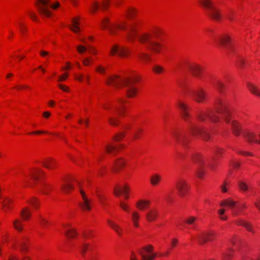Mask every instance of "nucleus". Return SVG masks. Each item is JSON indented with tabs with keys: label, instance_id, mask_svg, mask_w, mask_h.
I'll return each instance as SVG.
<instances>
[{
	"label": "nucleus",
	"instance_id": "nucleus-47",
	"mask_svg": "<svg viewBox=\"0 0 260 260\" xmlns=\"http://www.w3.org/2000/svg\"><path fill=\"white\" fill-rule=\"evenodd\" d=\"M39 222L41 225L44 228L46 227L49 224V221L42 216L40 217Z\"/></svg>",
	"mask_w": 260,
	"mask_h": 260
},
{
	"label": "nucleus",
	"instance_id": "nucleus-26",
	"mask_svg": "<svg viewBox=\"0 0 260 260\" xmlns=\"http://www.w3.org/2000/svg\"><path fill=\"white\" fill-rule=\"evenodd\" d=\"M236 205V202L234 201L231 199H226L224 201H222L220 202V205L221 207H224L225 206H228L230 208H233Z\"/></svg>",
	"mask_w": 260,
	"mask_h": 260
},
{
	"label": "nucleus",
	"instance_id": "nucleus-24",
	"mask_svg": "<svg viewBox=\"0 0 260 260\" xmlns=\"http://www.w3.org/2000/svg\"><path fill=\"white\" fill-rule=\"evenodd\" d=\"M129 190V188L124 186L123 188H115L114 190V193L116 196H119L121 193L127 194Z\"/></svg>",
	"mask_w": 260,
	"mask_h": 260
},
{
	"label": "nucleus",
	"instance_id": "nucleus-17",
	"mask_svg": "<svg viewBox=\"0 0 260 260\" xmlns=\"http://www.w3.org/2000/svg\"><path fill=\"white\" fill-rule=\"evenodd\" d=\"M178 105L181 110V115L182 118L185 120L187 121L188 118L189 117V114L187 112L188 110V107L185 104L179 102L178 104Z\"/></svg>",
	"mask_w": 260,
	"mask_h": 260
},
{
	"label": "nucleus",
	"instance_id": "nucleus-37",
	"mask_svg": "<svg viewBox=\"0 0 260 260\" xmlns=\"http://www.w3.org/2000/svg\"><path fill=\"white\" fill-rule=\"evenodd\" d=\"M138 57L143 61L147 62L151 60L150 55L144 52H140L138 54Z\"/></svg>",
	"mask_w": 260,
	"mask_h": 260
},
{
	"label": "nucleus",
	"instance_id": "nucleus-29",
	"mask_svg": "<svg viewBox=\"0 0 260 260\" xmlns=\"http://www.w3.org/2000/svg\"><path fill=\"white\" fill-rule=\"evenodd\" d=\"M239 224L244 226L249 232L252 233H255L253 226L250 223L245 221H242Z\"/></svg>",
	"mask_w": 260,
	"mask_h": 260
},
{
	"label": "nucleus",
	"instance_id": "nucleus-64",
	"mask_svg": "<svg viewBox=\"0 0 260 260\" xmlns=\"http://www.w3.org/2000/svg\"><path fill=\"white\" fill-rule=\"evenodd\" d=\"M76 79L81 82L82 81V79L83 78V76L82 74H80L79 75H75V76Z\"/></svg>",
	"mask_w": 260,
	"mask_h": 260
},
{
	"label": "nucleus",
	"instance_id": "nucleus-14",
	"mask_svg": "<svg viewBox=\"0 0 260 260\" xmlns=\"http://www.w3.org/2000/svg\"><path fill=\"white\" fill-rule=\"evenodd\" d=\"M214 238V233L209 231L204 232L198 236V241L200 244H204L207 241H212Z\"/></svg>",
	"mask_w": 260,
	"mask_h": 260
},
{
	"label": "nucleus",
	"instance_id": "nucleus-16",
	"mask_svg": "<svg viewBox=\"0 0 260 260\" xmlns=\"http://www.w3.org/2000/svg\"><path fill=\"white\" fill-rule=\"evenodd\" d=\"M244 136L246 140L249 142H254L260 143V133L258 134L259 139L257 138V135L251 132H247L244 134Z\"/></svg>",
	"mask_w": 260,
	"mask_h": 260
},
{
	"label": "nucleus",
	"instance_id": "nucleus-62",
	"mask_svg": "<svg viewBox=\"0 0 260 260\" xmlns=\"http://www.w3.org/2000/svg\"><path fill=\"white\" fill-rule=\"evenodd\" d=\"M91 231H88L87 232H83V236L85 238H88L91 235Z\"/></svg>",
	"mask_w": 260,
	"mask_h": 260
},
{
	"label": "nucleus",
	"instance_id": "nucleus-11",
	"mask_svg": "<svg viewBox=\"0 0 260 260\" xmlns=\"http://www.w3.org/2000/svg\"><path fill=\"white\" fill-rule=\"evenodd\" d=\"M175 186L179 196L181 198L184 197L186 195L189 188L187 182L183 179H179L176 181Z\"/></svg>",
	"mask_w": 260,
	"mask_h": 260
},
{
	"label": "nucleus",
	"instance_id": "nucleus-25",
	"mask_svg": "<svg viewBox=\"0 0 260 260\" xmlns=\"http://www.w3.org/2000/svg\"><path fill=\"white\" fill-rule=\"evenodd\" d=\"M248 88L252 93L260 97V89L256 86L252 84H248Z\"/></svg>",
	"mask_w": 260,
	"mask_h": 260
},
{
	"label": "nucleus",
	"instance_id": "nucleus-23",
	"mask_svg": "<svg viewBox=\"0 0 260 260\" xmlns=\"http://www.w3.org/2000/svg\"><path fill=\"white\" fill-rule=\"evenodd\" d=\"M72 25L70 26L71 29L75 32H77L80 30L78 25L79 24V22L78 21V18H74L72 20Z\"/></svg>",
	"mask_w": 260,
	"mask_h": 260
},
{
	"label": "nucleus",
	"instance_id": "nucleus-28",
	"mask_svg": "<svg viewBox=\"0 0 260 260\" xmlns=\"http://www.w3.org/2000/svg\"><path fill=\"white\" fill-rule=\"evenodd\" d=\"M125 164L124 161L122 158H119L114 162L113 168V171H117L119 169L124 166Z\"/></svg>",
	"mask_w": 260,
	"mask_h": 260
},
{
	"label": "nucleus",
	"instance_id": "nucleus-50",
	"mask_svg": "<svg viewBox=\"0 0 260 260\" xmlns=\"http://www.w3.org/2000/svg\"><path fill=\"white\" fill-rule=\"evenodd\" d=\"M101 7L103 9H107L109 6V0H101Z\"/></svg>",
	"mask_w": 260,
	"mask_h": 260
},
{
	"label": "nucleus",
	"instance_id": "nucleus-57",
	"mask_svg": "<svg viewBox=\"0 0 260 260\" xmlns=\"http://www.w3.org/2000/svg\"><path fill=\"white\" fill-rule=\"evenodd\" d=\"M97 196L99 198V200H100V202L101 203V204L102 205H104L106 198L104 197H103V196L99 194H98Z\"/></svg>",
	"mask_w": 260,
	"mask_h": 260
},
{
	"label": "nucleus",
	"instance_id": "nucleus-5",
	"mask_svg": "<svg viewBox=\"0 0 260 260\" xmlns=\"http://www.w3.org/2000/svg\"><path fill=\"white\" fill-rule=\"evenodd\" d=\"M118 105H114L111 103H106L103 105L105 109L111 111L113 115L108 119L109 123L113 126H116L119 123V120L114 114L122 116L125 112V107L123 105L125 101L123 99H119L118 101Z\"/></svg>",
	"mask_w": 260,
	"mask_h": 260
},
{
	"label": "nucleus",
	"instance_id": "nucleus-1",
	"mask_svg": "<svg viewBox=\"0 0 260 260\" xmlns=\"http://www.w3.org/2000/svg\"><path fill=\"white\" fill-rule=\"evenodd\" d=\"M101 26L103 29H107L109 32L115 35L117 29L126 30L127 38L129 41H134L137 37L139 41L145 45L146 48L152 52L158 54L161 52L162 45L154 40L160 34V30L158 28H154L148 32H143L138 35V29L136 22L131 23L129 24L122 21L118 24L111 23L108 17H105L101 21Z\"/></svg>",
	"mask_w": 260,
	"mask_h": 260
},
{
	"label": "nucleus",
	"instance_id": "nucleus-15",
	"mask_svg": "<svg viewBox=\"0 0 260 260\" xmlns=\"http://www.w3.org/2000/svg\"><path fill=\"white\" fill-rule=\"evenodd\" d=\"M80 192L82 198V202L79 204L80 207L83 210L89 211L91 209L90 201L87 198L85 192H84L82 189H80Z\"/></svg>",
	"mask_w": 260,
	"mask_h": 260
},
{
	"label": "nucleus",
	"instance_id": "nucleus-58",
	"mask_svg": "<svg viewBox=\"0 0 260 260\" xmlns=\"http://www.w3.org/2000/svg\"><path fill=\"white\" fill-rule=\"evenodd\" d=\"M232 254L230 252H228L224 254V260H230V257H231Z\"/></svg>",
	"mask_w": 260,
	"mask_h": 260
},
{
	"label": "nucleus",
	"instance_id": "nucleus-2",
	"mask_svg": "<svg viewBox=\"0 0 260 260\" xmlns=\"http://www.w3.org/2000/svg\"><path fill=\"white\" fill-rule=\"evenodd\" d=\"M218 114L222 115L225 121L231 123L233 133L235 135L238 136L242 131L241 124L236 120L231 121L230 118L231 113L228 106V103L226 101L218 99L216 104V108L214 110H209L206 112L202 113L199 116L201 121H205L209 119L212 122H216L218 120Z\"/></svg>",
	"mask_w": 260,
	"mask_h": 260
},
{
	"label": "nucleus",
	"instance_id": "nucleus-55",
	"mask_svg": "<svg viewBox=\"0 0 260 260\" xmlns=\"http://www.w3.org/2000/svg\"><path fill=\"white\" fill-rule=\"evenodd\" d=\"M90 63V58L87 57L83 60V63L86 66H89Z\"/></svg>",
	"mask_w": 260,
	"mask_h": 260
},
{
	"label": "nucleus",
	"instance_id": "nucleus-34",
	"mask_svg": "<svg viewBox=\"0 0 260 260\" xmlns=\"http://www.w3.org/2000/svg\"><path fill=\"white\" fill-rule=\"evenodd\" d=\"M51 189V186L46 183H42L40 186V191L44 194H48Z\"/></svg>",
	"mask_w": 260,
	"mask_h": 260
},
{
	"label": "nucleus",
	"instance_id": "nucleus-27",
	"mask_svg": "<svg viewBox=\"0 0 260 260\" xmlns=\"http://www.w3.org/2000/svg\"><path fill=\"white\" fill-rule=\"evenodd\" d=\"M22 218L24 220H28L31 216V213L29 209L26 207L23 208L20 212Z\"/></svg>",
	"mask_w": 260,
	"mask_h": 260
},
{
	"label": "nucleus",
	"instance_id": "nucleus-54",
	"mask_svg": "<svg viewBox=\"0 0 260 260\" xmlns=\"http://www.w3.org/2000/svg\"><path fill=\"white\" fill-rule=\"evenodd\" d=\"M96 71L100 73L104 74L105 72V69L101 66H99L96 68Z\"/></svg>",
	"mask_w": 260,
	"mask_h": 260
},
{
	"label": "nucleus",
	"instance_id": "nucleus-36",
	"mask_svg": "<svg viewBox=\"0 0 260 260\" xmlns=\"http://www.w3.org/2000/svg\"><path fill=\"white\" fill-rule=\"evenodd\" d=\"M149 201L141 200L137 202V206L140 210H143L149 204Z\"/></svg>",
	"mask_w": 260,
	"mask_h": 260
},
{
	"label": "nucleus",
	"instance_id": "nucleus-42",
	"mask_svg": "<svg viewBox=\"0 0 260 260\" xmlns=\"http://www.w3.org/2000/svg\"><path fill=\"white\" fill-rule=\"evenodd\" d=\"M28 203L35 208H38L39 207V201L38 199L35 197L31 198L29 201H28Z\"/></svg>",
	"mask_w": 260,
	"mask_h": 260
},
{
	"label": "nucleus",
	"instance_id": "nucleus-41",
	"mask_svg": "<svg viewBox=\"0 0 260 260\" xmlns=\"http://www.w3.org/2000/svg\"><path fill=\"white\" fill-rule=\"evenodd\" d=\"M19 246L20 248V250L22 251H26L27 250V244H26V239L23 238L19 242Z\"/></svg>",
	"mask_w": 260,
	"mask_h": 260
},
{
	"label": "nucleus",
	"instance_id": "nucleus-59",
	"mask_svg": "<svg viewBox=\"0 0 260 260\" xmlns=\"http://www.w3.org/2000/svg\"><path fill=\"white\" fill-rule=\"evenodd\" d=\"M120 207L123 209L124 210H125V211H127L128 210V207L127 205H126L125 204L123 203H122L121 202L120 203Z\"/></svg>",
	"mask_w": 260,
	"mask_h": 260
},
{
	"label": "nucleus",
	"instance_id": "nucleus-56",
	"mask_svg": "<svg viewBox=\"0 0 260 260\" xmlns=\"http://www.w3.org/2000/svg\"><path fill=\"white\" fill-rule=\"evenodd\" d=\"M124 136V134L123 133L119 134V135H117L114 136V139L116 141H118L120 140L121 138L123 137Z\"/></svg>",
	"mask_w": 260,
	"mask_h": 260
},
{
	"label": "nucleus",
	"instance_id": "nucleus-40",
	"mask_svg": "<svg viewBox=\"0 0 260 260\" xmlns=\"http://www.w3.org/2000/svg\"><path fill=\"white\" fill-rule=\"evenodd\" d=\"M66 181V183L62 185L61 189L64 192L68 193L69 190L73 189L74 188V186L72 184L69 183L67 180Z\"/></svg>",
	"mask_w": 260,
	"mask_h": 260
},
{
	"label": "nucleus",
	"instance_id": "nucleus-45",
	"mask_svg": "<svg viewBox=\"0 0 260 260\" xmlns=\"http://www.w3.org/2000/svg\"><path fill=\"white\" fill-rule=\"evenodd\" d=\"M153 71L157 73V74H160L162 73L164 71V68L159 65H155L153 67Z\"/></svg>",
	"mask_w": 260,
	"mask_h": 260
},
{
	"label": "nucleus",
	"instance_id": "nucleus-30",
	"mask_svg": "<svg viewBox=\"0 0 260 260\" xmlns=\"http://www.w3.org/2000/svg\"><path fill=\"white\" fill-rule=\"evenodd\" d=\"M90 244L86 243H83L79 247L80 251L83 256H85L87 251L90 249Z\"/></svg>",
	"mask_w": 260,
	"mask_h": 260
},
{
	"label": "nucleus",
	"instance_id": "nucleus-4",
	"mask_svg": "<svg viewBox=\"0 0 260 260\" xmlns=\"http://www.w3.org/2000/svg\"><path fill=\"white\" fill-rule=\"evenodd\" d=\"M133 79L129 78H122L117 75L109 76L107 78L106 83L109 85H112L115 88H118L122 85L125 86L127 97L134 96L137 91V88L134 86Z\"/></svg>",
	"mask_w": 260,
	"mask_h": 260
},
{
	"label": "nucleus",
	"instance_id": "nucleus-22",
	"mask_svg": "<svg viewBox=\"0 0 260 260\" xmlns=\"http://www.w3.org/2000/svg\"><path fill=\"white\" fill-rule=\"evenodd\" d=\"M3 207L5 211L11 209L12 207V201L8 198H5L2 202Z\"/></svg>",
	"mask_w": 260,
	"mask_h": 260
},
{
	"label": "nucleus",
	"instance_id": "nucleus-49",
	"mask_svg": "<svg viewBox=\"0 0 260 260\" xmlns=\"http://www.w3.org/2000/svg\"><path fill=\"white\" fill-rule=\"evenodd\" d=\"M126 13L129 17L133 18L135 15L136 11L134 9L129 8L126 10Z\"/></svg>",
	"mask_w": 260,
	"mask_h": 260
},
{
	"label": "nucleus",
	"instance_id": "nucleus-8",
	"mask_svg": "<svg viewBox=\"0 0 260 260\" xmlns=\"http://www.w3.org/2000/svg\"><path fill=\"white\" fill-rule=\"evenodd\" d=\"M141 260H154L156 254L153 252V247L151 245H148L138 249Z\"/></svg>",
	"mask_w": 260,
	"mask_h": 260
},
{
	"label": "nucleus",
	"instance_id": "nucleus-32",
	"mask_svg": "<svg viewBox=\"0 0 260 260\" xmlns=\"http://www.w3.org/2000/svg\"><path fill=\"white\" fill-rule=\"evenodd\" d=\"M14 228L18 232H21L23 230V224L22 221L18 219H15L13 222Z\"/></svg>",
	"mask_w": 260,
	"mask_h": 260
},
{
	"label": "nucleus",
	"instance_id": "nucleus-53",
	"mask_svg": "<svg viewBox=\"0 0 260 260\" xmlns=\"http://www.w3.org/2000/svg\"><path fill=\"white\" fill-rule=\"evenodd\" d=\"M85 260H98V256L96 254H91Z\"/></svg>",
	"mask_w": 260,
	"mask_h": 260
},
{
	"label": "nucleus",
	"instance_id": "nucleus-39",
	"mask_svg": "<svg viewBox=\"0 0 260 260\" xmlns=\"http://www.w3.org/2000/svg\"><path fill=\"white\" fill-rule=\"evenodd\" d=\"M238 185L240 189L242 191H246L250 188L248 185L244 181H239Z\"/></svg>",
	"mask_w": 260,
	"mask_h": 260
},
{
	"label": "nucleus",
	"instance_id": "nucleus-12",
	"mask_svg": "<svg viewBox=\"0 0 260 260\" xmlns=\"http://www.w3.org/2000/svg\"><path fill=\"white\" fill-rule=\"evenodd\" d=\"M217 42L227 50H230L231 49V39L230 36L226 34H222L219 36Z\"/></svg>",
	"mask_w": 260,
	"mask_h": 260
},
{
	"label": "nucleus",
	"instance_id": "nucleus-61",
	"mask_svg": "<svg viewBox=\"0 0 260 260\" xmlns=\"http://www.w3.org/2000/svg\"><path fill=\"white\" fill-rule=\"evenodd\" d=\"M58 86L59 87L62 89V90L64 91H69V88L65 86V85H61V84H59L58 85Z\"/></svg>",
	"mask_w": 260,
	"mask_h": 260
},
{
	"label": "nucleus",
	"instance_id": "nucleus-13",
	"mask_svg": "<svg viewBox=\"0 0 260 260\" xmlns=\"http://www.w3.org/2000/svg\"><path fill=\"white\" fill-rule=\"evenodd\" d=\"M129 52V50L124 47H120L118 45H114L111 48V54L113 55L117 54L119 56H126Z\"/></svg>",
	"mask_w": 260,
	"mask_h": 260
},
{
	"label": "nucleus",
	"instance_id": "nucleus-3",
	"mask_svg": "<svg viewBox=\"0 0 260 260\" xmlns=\"http://www.w3.org/2000/svg\"><path fill=\"white\" fill-rule=\"evenodd\" d=\"M198 135H200L205 140L209 139V134L206 131L193 123L190 124L187 132L175 130L172 132L174 138L184 146L187 145L191 136L194 137Z\"/></svg>",
	"mask_w": 260,
	"mask_h": 260
},
{
	"label": "nucleus",
	"instance_id": "nucleus-35",
	"mask_svg": "<svg viewBox=\"0 0 260 260\" xmlns=\"http://www.w3.org/2000/svg\"><path fill=\"white\" fill-rule=\"evenodd\" d=\"M161 180V177L158 174H154L150 179V182L152 185H156Z\"/></svg>",
	"mask_w": 260,
	"mask_h": 260
},
{
	"label": "nucleus",
	"instance_id": "nucleus-51",
	"mask_svg": "<svg viewBox=\"0 0 260 260\" xmlns=\"http://www.w3.org/2000/svg\"><path fill=\"white\" fill-rule=\"evenodd\" d=\"M225 209H221L218 211V214L220 215V218L223 220H227L228 218L226 216H223V215L225 213Z\"/></svg>",
	"mask_w": 260,
	"mask_h": 260
},
{
	"label": "nucleus",
	"instance_id": "nucleus-7",
	"mask_svg": "<svg viewBox=\"0 0 260 260\" xmlns=\"http://www.w3.org/2000/svg\"><path fill=\"white\" fill-rule=\"evenodd\" d=\"M201 4L208 10L210 17L216 21H219L221 18L220 11L216 8L211 0H200Z\"/></svg>",
	"mask_w": 260,
	"mask_h": 260
},
{
	"label": "nucleus",
	"instance_id": "nucleus-31",
	"mask_svg": "<svg viewBox=\"0 0 260 260\" xmlns=\"http://www.w3.org/2000/svg\"><path fill=\"white\" fill-rule=\"evenodd\" d=\"M44 172L41 170H36L30 173V177L34 181H37Z\"/></svg>",
	"mask_w": 260,
	"mask_h": 260
},
{
	"label": "nucleus",
	"instance_id": "nucleus-38",
	"mask_svg": "<svg viewBox=\"0 0 260 260\" xmlns=\"http://www.w3.org/2000/svg\"><path fill=\"white\" fill-rule=\"evenodd\" d=\"M106 150L108 153L111 154L114 153L118 150V148L111 144H108L105 147Z\"/></svg>",
	"mask_w": 260,
	"mask_h": 260
},
{
	"label": "nucleus",
	"instance_id": "nucleus-33",
	"mask_svg": "<svg viewBox=\"0 0 260 260\" xmlns=\"http://www.w3.org/2000/svg\"><path fill=\"white\" fill-rule=\"evenodd\" d=\"M64 234L69 238H74L78 233L74 229H68L66 230Z\"/></svg>",
	"mask_w": 260,
	"mask_h": 260
},
{
	"label": "nucleus",
	"instance_id": "nucleus-60",
	"mask_svg": "<svg viewBox=\"0 0 260 260\" xmlns=\"http://www.w3.org/2000/svg\"><path fill=\"white\" fill-rule=\"evenodd\" d=\"M68 74H66L64 75H61L59 77V79H58V81H64L65 80L67 77H68Z\"/></svg>",
	"mask_w": 260,
	"mask_h": 260
},
{
	"label": "nucleus",
	"instance_id": "nucleus-52",
	"mask_svg": "<svg viewBox=\"0 0 260 260\" xmlns=\"http://www.w3.org/2000/svg\"><path fill=\"white\" fill-rule=\"evenodd\" d=\"M140 216L138 213L136 212L132 213V220L133 221H137Z\"/></svg>",
	"mask_w": 260,
	"mask_h": 260
},
{
	"label": "nucleus",
	"instance_id": "nucleus-63",
	"mask_svg": "<svg viewBox=\"0 0 260 260\" xmlns=\"http://www.w3.org/2000/svg\"><path fill=\"white\" fill-rule=\"evenodd\" d=\"M49 53L48 52L46 51H41L40 52V55L43 57H46L49 55Z\"/></svg>",
	"mask_w": 260,
	"mask_h": 260
},
{
	"label": "nucleus",
	"instance_id": "nucleus-20",
	"mask_svg": "<svg viewBox=\"0 0 260 260\" xmlns=\"http://www.w3.org/2000/svg\"><path fill=\"white\" fill-rule=\"evenodd\" d=\"M189 70L195 76H199L201 72V68L197 64H189L188 66Z\"/></svg>",
	"mask_w": 260,
	"mask_h": 260
},
{
	"label": "nucleus",
	"instance_id": "nucleus-46",
	"mask_svg": "<svg viewBox=\"0 0 260 260\" xmlns=\"http://www.w3.org/2000/svg\"><path fill=\"white\" fill-rule=\"evenodd\" d=\"M197 218L194 216H189L186 218L184 220L185 222L188 224H192L196 220Z\"/></svg>",
	"mask_w": 260,
	"mask_h": 260
},
{
	"label": "nucleus",
	"instance_id": "nucleus-44",
	"mask_svg": "<svg viewBox=\"0 0 260 260\" xmlns=\"http://www.w3.org/2000/svg\"><path fill=\"white\" fill-rule=\"evenodd\" d=\"M100 6V2L97 1H94L91 4V12L94 13L98 11Z\"/></svg>",
	"mask_w": 260,
	"mask_h": 260
},
{
	"label": "nucleus",
	"instance_id": "nucleus-43",
	"mask_svg": "<svg viewBox=\"0 0 260 260\" xmlns=\"http://www.w3.org/2000/svg\"><path fill=\"white\" fill-rule=\"evenodd\" d=\"M214 86L219 92L221 93L223 92V88L224 87V85L220 81L217 80L214 83Z\"/></svg>",
	"mask_w": 260,
	"mask_h": 260
},
{
	"label": "nucleus",
	"instance_id": "nucleus-48",
	"mask_svg": "<svg viewBox=\"0 0 260 260\" xmlns=\"http://www.w3.org/2000/svg\"><path fill=\"white\" fill-rule=\"evenodd\" d=\"M76 48L78 52L80 54H82L87 50V48L82 45H78Z\"/></svg>",
	"mask_w": 260,
	"mask_h": 260
},
{
	"label": "nucleus",
	"instance_id": "nucleus-18",
	"mask_svg": "<svg viewBox=\"0 0 260 260\" xmlns=\"http://www.w3.org/2000/svg\"><path fill=\"white\" fill-rule=\"evenodd\" d=\"M107 222L110 227L119 235L121 236L122 234V230L121 227L114 222L110 219L107 220Z\"/></svg>",
	"mask_w": 260,
	"mask_h": 260
},
{
	"label": "nucleus",
	"instance_id": "nucleus-10",
	"mask_svg": "<svg viewBox=\"0 0 260 260\" xmlns=\"http://www.w3.org/2000/svg\"><path fill=\"white\" fill-rule=\"evenodd\" d=\"M193 99L198 103H204L207 98V94L205 91L201 87L190 91Z\"/></svg>",
	"mask_w": 260,
	"mask_h": 260
},
{
	"label": "nucleus",
	"instance_id": "nucleus-19",
	"mask_svg": "<svg viewBox=\"0 0 260 260\" xmlns=\"http://www.w3.org/2000/svg\"><path fill=\"white\" fill-rule=\"evenodd\" d=\"M158 215V212L155 209L150 210L146 214V218L149 222L154 221Z\"/></svg>",
	"mask_w": 260,
	"mask_h": 260
},
{
	"label": "nucleus",
	"instance_id": "nucleus-6",
	"mask_svg": "<svg viewBox=\"0 0 260 260\" xmlns=\"http://www.w3.org/2000/svg\"><path fill=\"white\" fill-rule=\"evenodd\" d=\"M40 14L46 17H49L52 15V12L49 9L50 6L53 9H56L60 6V3L56 1L53 5H50V0H37L35 3Z\"/></svg>",
	"mask_w": 260,
	"mask_h": 260
},
{
	"label": "nucleus",
	"instance_id": "nucleus-21",
	"mask_svg": "<svg viewBox=\"0 0 260 260\" xmlns=\"http://www.w3.org/2000/svg\"><path fill=\"white\" fill-rule=\"evenodd\" d=\"M56 164V161L52 158L46 159L43 162V166L48 169L54 168Z\"/></svg>",
	"mask_w": 260,
	"mask_h": 260
},
{
	"label": "nucleus",
	"instance_id": "nucleus-9",
	"mask_svg": "<svg viewBox=\"0 0 260 260\" xmlns=\"http://www.w3.org/2000/svg\"><path fill=\"white\" fill-rule=\"evenodd\" d=\"M193 161L198 166V176L199 177L201 178L204 173V165L205 164V160L204 157L201 154L196 153L192 156Z\"/></svg>",
	"mask_w": 260,
	"mask_h": 260
}]
</instances>
